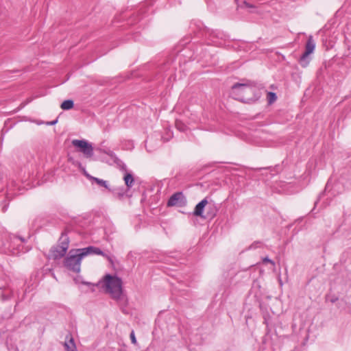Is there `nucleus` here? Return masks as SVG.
<instances>
[{"label":"nucleus","instance_id":"obj_1","mask_svg":"<svg viewBox=\"0 0 351 351\" xmlns=\"http://www.w3.org/2000/svg\"><path fill=\"white\" fill-rule=\"evenodd\" d=\"M261 95L260 85L250 81L234 84L230 91L232 98L245 103L258 100Z\"/></svg>","mask_w":351,"mask_h":351},{"label":"nucleus","instance_id":"obj_2","mask_svg":"<svg viewBox=\"0 0 351 351\" xmlns=\"http://www.w3.org/2000/svg\"><path fill=\"white\" fill-rule=\"evenodd\" d=\"M101 255L104 256L110 263H114V256L109 252L102 251L99 247L89 245L83 248L71 249L68 252L64 263H80L87 256Z\"/></svg>","mask_w":351,"mask_h":351},{"label":"nucleus","instance_id":"obj_3","mask_svg":"<svg viewBox=\"0 0 351 351\" xmlns=\"http://www.w3.org/2000/svg\"><path fill=\"white\" fill-rule=\"evenodd\" d=\"M104 285L106 287L107 293L110 294L113 299L119 300L121 298L122 290V280L121 278L106 274L104 278Z\"/></svg>","mask_w":351,"mask_h":351},{"label":"nucleus","instance_id":"obj_4","mask_svg":"<svg viewBox=\"0 0 351 351\" xmlns=\"http://www.w3.org/2000/svg\"><path fill=\"white\" fill-rule=\"evenodd\" d=\"M69 243L70 240L67 234L63 232L58 240V245L51 247L48 254V258L56 261L64 257L69 249Z\"/></svg>","mask_w":351,"mask_h":351},{"label":"nucleus","instance_id":"obj_5","mask_svg":"<svg viewBox=\"0 0 351 351\" xmlns=\"http://www.w3.org/2000/svg\"><path fill=\"white\" fill-rule=\"evenodd\" d=\"M25 240L21 237L14 235H10L6 243H2L3 252L11 255H18L23 252V243Z\"/></svg>","mask_w":351,"mask_h":351},{"label":"nucleus","instance_id":"obj_6","mask_svg":"<svg viewBox=\"0 0 351 351\" xmlns=\"http://www.w3.org/2000/svg\"><path fill=\"white\" fill-rule=\"evenodd\" d=\"M315 48V43L312 36H309L305 46V51L300 58V64L303 67H306L308 64V57L311 54Z\"/></svg>","mask_w":351,"mask_h":351},{"label":"nucleus","instance_id":"obj_7","mask_svg":"<svg viewBox=\"0 0 351 351\" xmlns=\"http://www.w3.org/2000/svg\"><path fill=\"white\" fill-rule=\"evenodd\" d=\"M72 145L78 148L80 152H82L86 158L93 156V147L90 143L85 140L74 139L72 141Z\"/></svg>","mask_w":351,"mask_h":351},{"label":"nucleus","instance_id":"obj_8","mask_svg":"<svg viewBox=\"0 0 351 351\" xmlns=\"http://www.w3.org/2000/svg\"><path fill=\"white\" fill-rule=\"evenodd\" d=\"M186 198L182 192H177L173 194L167 202L168 206L182 207L186 204Z\"/></svg>","mask_w":351,"mask_h":351},{"label":"nucleus","instance_id":"obj_9","mask_svg":"<svg viewBox=\"0 0 351 351\" xmlns=\"http://www.w3.org/2000/svg\"><path fill=\"white\" fill-rule=\"evenodd\" d=\"M101 152L106 154L110 158V161L109 162L110 165H115L121 171L126 170L125 164L120 160L112 151L109 149H102Z\"/></svg>","mask_w":351,"mask_h":351},{"label":"nucleus","instance_id":"obj_10","mask_svg":"<svg viewBox=\"0 0 351 351\" xmlns=\"http://www.w3.org/2000/svg\"><path fill=\"white\" fill-rule=\"evenodd\" d=\"M209 36L211 38V41L215 45H219L221 44V42L218 41L217 40H224L226 38V35L223 32L219 31V30H210L208 32Z\"/></svg>","mask_w":351,"mask_h":351},{"label":"nucleus","instance_id":"obj_11","mask_svg":"<svg viewBox=\"0 0 351 351\" xmlns=\"http://www.w3.org/2000/svg\"><path fill=\"white\" fill-rule=\"evenodd\" d=\"M208 204V200L206 198L203 199L199 202L195 207L193 215L196 217L205 219L206 217L204 215V210L206 206Z\"/></svg>","mask_w":351,"mask_h":351},{"label":"nucleus","instance_id":"obj_12","mask_svg":"<svg viewBox=\"0 0 351 351\" xmlns=\"http://www.w3.org/2000/svg\"><path fill=\"white\" fill-rule=\"evenodd\" d=\"M145 254L136 252H130L128 254V261L130 262H142L145 261Z\"/></svg>","mask_w":351,"mask_h":351},{"label":"nucleus","instance_id":"obj_13","mask_svg":"<svg viewBox=\"0 0 351 351\" xmlns=\"http://www.w3.org/2000/svg\"><path fill=\"white\" fill-rule=\"evenodd\" d=\"M64 346L66 351H76L77 350V348H76L75 343L74 342V339L72 337L71 335H68L66 336Z\"/></svg>","mask_w":351,"mask_h":351},{"label":"nucleus","instance_id":"obj_14","mask_svg":"<svg viewBox=\"0 0 351 351\" xmlns=\"http://www.w3.org/2000/svg\"><path fill=\"white\" fill-rule=\"evenodd\" d=\"M125 171V175L123 176V180L125 181V184L128 189H130L134 184V179L132 173H128L127 169Z\"/></svg>","mask_w":351,"mask_h":351},{"label":"nucleus","instance_id":"obj_15","mask_svg":"<svg viewBox=\"0 0 351 351\" xmlns=\"http://www.w3.org/2000/svg\"><path fill=\"white\" fill-rule=\"evenodd\" d=\"M109 191H110V189H109ZM111 191H112L113 196L114 197L119 198V199L123 198L125 195V193H126L125 190L123 188H120V187L114 188L112 190H111Z\"/></svg>","mask_w":351,"mask_h":351},{"label":"nucleus","instance_id":"obj_16","mask_svg":"<svg viewBox=\"0 0 351 351\" xmlns=\"http://www.w3.org/2000/svg\"><path fill=\"white\" fill-rule=\"evenodd\" d=\"M73 106H74V102L71 99L64 100L61 104V106H60L61 108L64 110H71L73 108Z\"/></svg>","mask_w":351,"mask_h":351},{"label":"nucleus","instance_id":"obj_17","mask_svg":"<svg viewBox=\"0 0 351 351\" xmlns=\"http://www.w3.org/2000/svg\"><path fill=\"white\" fill-rule=\"evenodd\" d=\"M66 270L73 271L75 273L80 271V265H63Z\"/></svg>","mask_w":351,"mask_h":351},{"label":"nucleus","instance_id":"obj_18","mask_svg":"<svg viewBox=\"0 0 351 351\" xmlns=\"http://www.w3.org/2000/svg\"><path fill=\"white\" fill-rule=\"evenodd\" d=\"M176 127L179 131L181 132H185L187 130V126L182 121L178 120L176 121Z\"/></svg>","mask_w":351,"mask_h":351},{"label":"nucleus","instance_id":"obj_19","mask_svg":"<svg viewBox=\"0 0 351 351\" xmlns=\"http://www.w3.org/2000/svg\"><path fill=\"white\" fill-rule=\"evenodd\" d=\"M93 182H96L98 185H99L101 186H103L106 189H109L108 182L106 180H104L98 178H95Z\"/></svg>","mask_w":351,"mask_h":351},{"label":"nucleus","instance_id":"obj_20","mask_svg":"<svg viewBox=\"0 0 351 351\" xmlns=\"http://www.w3.org/2000/svg\"><path fill=\"white\" fill-rule=\"evenodd\" d=\"M267 98L268 100V103L272 104L273 102H274L276 100L277 96L275 93L268 92Z\"/></svg>","mask_w":351,"mask_h":351},{"label":"nucleus","instance_id":"obj_21","mask_svg":"<svg viewBox=\"0 0 351 351\" xmlns=\"http://www.w3.org/2000/svg\"><path fill=\"white\" fill-rule=\"evenodd\" d=\"M262 245H263V243L261 242L255 241L250 246H249L248 250H252V249L261 247Z\"/></svg>","mask_w":351,"mask_h":351},{"label":"nucleus","instance_id":"obj_22","mask_svg":"<svg viewBox=\"0 0 351 351\" xmlns=\"http://www.w3.org/2000/svg\"><path fill=\"white\" fill-rule=\"evenodd\" d=\"M130 336L132 343L133 344H136L137 341H136V337L134 335V332L132 331Z\"/></svg>","mask_w":351,"mask_h":351},{"label":"nucleus","instance_id":"obj_23","mask_svg":"<svg viewBox=\"0 0 351 351\" xmlns=\"http://www.w3.org/2000/svg\"><path fill=\"white\" fill-rule=\"evenodd\" d=\"M263 263H271V264L274 263V262L272 260L269 259L267 256L264 257L263 258Z\"/></svg>","mask_w":351,"mask_h":351},{"label":"nucleus","instance_id":"obj_24","mask_svg":"<svg viewBox=\"0 0 351 351\" xmlns=\"http://www.w3.org/2000/svg\"><path fill=\"white\" fill-rule=\"evenodd\" d=\"M84 174L89 180L93 181V182L94 181V179H95V177H93V176H90L86 171H84Z\"/></svg>","mask_w":351,"mask_h":351},{"label":"nucleus","instance_id":"obj_25","mask_svg":"<svg viewBox=\"0 0 351 351\" xmlns=\"http://www.w3.org/2000/svg\"><path fill=\"white\" fill-rule=\"evenodd\" d=\"M84 174L89 180L93 181V182L94 181V179H95V177H93V176H90L86 171H84Z\"/></svg>","mask_w":351,"mask_h":351},{"label":"nucleus","instance_id":"obj_26","mask_svg":"<svg viewBox=\"0 0 351 351\" xmlns=\"http://www.w3.org/2000/svg\"><path fill=\"white\" fill-rule=\"evenodd\" d=\"M7 208H8V205L4 206L2 208V211H3V212H5V211L7 210Z\"/></svg>","mask_w":351,"mask_h":351},{"label":"nucleus","instance_id":"obj_27","mask_svg":"<svg viewBox=\"0 0 351 351\" xmlns=\"http://www.w3.org/2000/svg\"><path fill=\"white\" fill-rule=\"evenodd\" d=\"M278 278V281H279L280 285H282V278H281L280 276L279 275Z\"/></svg>","mask_w":351,"mask_h":351},{"label":"nucleus","instance_id":"obj_28","mask_svg":"<svg viewBox=\"0 0 351 351\" xmlns=\"http://www.w3.org/2000/svg\"><path fill=\"white\" fill-rule=\"evenodd\" d=\"M57 122H58V120L56 119V120H55V121H53L50 122V123H49V125H54V124H56Z\"/></svg>","mask_w":351,"mask_h":351},{"label":"nucleus","instance_id":"obj_29","mask_svg":"<svg viewBox=\"0 0 351 351\" xmlns=\"http://www.w3.org/2000/svg\"><path fill=\"white\" fill-rule=\"evenodd\" d=\"M282 266H283V267H282V269H283L284 271L286 273V272H287V268H286V267L285 266V265H282Z\"/></svg>","mask_w":351,"mask_h":351},{"label":"nucleus","instance_id":"obj_30","mask_svg":"<svg viewBox=\"0 0 351 351\" xmlns=\"http://www.w3.org/2000/svg\"><path fill=\"white\" fill-rule=\"evenodd\" d=\"M337 299H332V302H335L336 301Z\"/></svg>","mask_w":351,"mask_h":351}]
</instances>
